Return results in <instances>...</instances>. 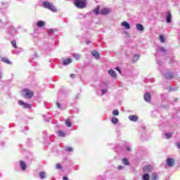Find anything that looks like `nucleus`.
I'll list each match as a JSON object with an SVG mask.
<instances>
[{
	"instance_id": "1",
	"label": "nucleus",
	"mask_w": 180,
	"mask_h": 180,
	"mask_svg": "<svg viewBox=\"0 0 180 180\" xmlns=\"http://www.w3.org/2000/svg\"><path fill=\"white\" fill-rule=\"evenodd\" d=\"M22 96L25 98L26 99H32L34 93L32 91H31L29 89H24L22 91Z\"/></svg>"
},
{
	"instance_id": "2",
	"label": "nucleus",
	"mask_w": 180,
	"mask_h": 180,
	"mask_svg": "<svg viewBox=\"0 0 180 180\" xmlns=\"http://www.w3.org/2000/svg\"><path fill=\"white\" fill-rule=\"evenodd\" d=\"M74 4L76 8L79 9H84L86 6V1L85 0H75Z\"/></svg>"
},
{
	"instance_id": "3",
	"label": "nucleus",
	"mask_w": 180,
	"mask_h": 180,
	"mask_svg": "<svg viewBox=\"0 0 180 180\" xmlns=\"http://www.w3.org/2000/svg\"><path fill=\"white\" fill-rule=\"evenodd\" d=\"M43 6L46 9H49V11H51L52 12H57V8H56V6H54V4H53V3H50L49 1H44Z\"/></svg>"
},
{
	"instance_id": "4",
	"label": "nucleus",
	"mask_w": 180,
	"mask_h": 180,
	"mask_svg": "<svg viewBox=\"0 0 180 180\" xmlns=\"http://www.w3.org/2000/svg\"><path fill=\"white\" fill-rule=\"evenodd\" d=\"M18 104H20V106H23L24 109H30L32 108V105L26 103L22 100L18 101Z\"/></svg>"
},
{
	"instance_id": "5",
	"label": "nucleus",
	"mask_w": 180,
	"mask_h": 180,
	"mask_svg": "<svg viewBox=\"0 0 180 180\" xmlns=\"http://www.w3.org/2000/svg\"><path fill=\"white\" fill-rule=\"evenodd\" d=\"M166 21L167 23H171L172 22V14H171V11H167L166 12Z\"/></svg>"
},
{
	"instance_id": "6",
	"label": "nucleus",
	"mask_w": 180,
	"mask_h": 180,
	"mask_svg": "<svg viewBox=\"0 0 180 180\" xmlns=\"http://www.w3.org/2000/svg\"><path fill=\"white\" fill-rule=\"evenodd\" d=\"M110 13V8H104L100 11V15H109Z\"/></svg>"
},
{
	"instance_id": "7",
	"label": "nucleus",
	"mask_w": 180,
	"mask_h": 180,
	"mask_svg": "<svg viewBox=\"0 0 180 180\" xmlns=\"http://www.w3.org/2000/svg\"><path fill=\"white\" fill-rule=\"evenodd\" d=\"M167 164L169 167H174V165H175V160L172 158H168L167 159Z\"/></svg>"
},
{
	"instance_id": "8",
	"label": "nucleus",
	"mask_w": 180,
	"mask_h": 180,
	"mask_svg": "<svg viewBox=\"0 0 180 180\" xmlns=\"http://www.w3.org/2000/svg\"><path fill=\"white\" fill-rule=\"evenodd\" d=\"M163 75L166 79H172V78H174V75L171 72H166Z\"/></svg>"
},
{
	"instance_id": "9",
	"label": "nucleus",
	"mask_w": 180,
	"mask_h": 180,
	"mask_svg": "<svg viewBox=\"0 0 180 180\" xmlns=\"http://www.w3.org/2000/svg\"><path fill=\"white\" fill-rule=\"evenodd\" d=\"M153 168L151 165H147L143 167L144 172H151L153 171Z\"/></svg>"
},
{
	"instance_id": "10",
	"label": "nucleus",
	"mask_w": 180,
	"mask_h": 180,
	"mask_svg": "<svg viewBox=\"0 0 180 180\" xmlns=\"http://www.w3.org/2000/svg\"><path fill=\"white\" fill-rule=\"evenodd\" d=\"M144 99L146 102H151V94H150V93L145 94Z\"/></svg>"
},
{
	"instance_id": "11",
	"label": "nucleus",
	"mask_w": 180,
	"mask_h": 180,
	"mask_svg": "<svg viewBox=\"0 0 180 180\" xmlns=\"http://www.w3.org/2000/svg\"><path fill=\"white\" fill-rule=\"evenodd\" d=\"M129 120L131 122H137L139 120V117H137V115H129Z\"/></svg>"
},
{
	"instance_id": "12",
	"label": "nucleus",
	"mask_w": 180,
	"mask_h": 180,
	"mask_svg": "<svg viewBox=\"0 0 180 180\" xmlns=\"http://www.w3.org/2000/svg\"><path fill=\"white\" fill-rule=\"evenodd\" d=\"M20 165L22 171H26V169L27 168V166L26 165V163L25 162L20 160Z\"/></svg>"
},
{
	"instance_id": "13",
	"label": "nucleus",
	"mask_w": 180,
	"mask_h": 180,
	"mask_svg": "<svg viewBox=\"0 0 180 180\" xmlns=\"http://www.w3.org/2000/svg\"><path fill=\"white\" fill-rule=\"evenodd\" d=\"M136 27L139 32H143L144 31V26L141 24H136Z\"/></svg>"
},
{
	"instance_id": "14",
	"label": "nucleus",
	"mask_w": 180,
	"mask_h": 180,
	"mask_svg": "<svg viewBox=\"0 0 180 180\" xmlns=\"http://www.w3.org/2000/svg\"><path fill=\"white\" fill-rule=\"evenodd\" d=\"M139 59H140V55L135 54L132 58V61L133 63H137V61H139Z\"/></svg>"
},
{
	"instance_id": "15",
	"label": "nucleus",
	"mask_w": 180,
	"mask_h": 180,
	"mask_svg": "<svg viewBox=\"0 0 180 180\" xmlns=\"http://www.w3.org/2000/svg\"><path fill=\"white\" fill-rule=\"evenodd\" d=\"M108 74L111 75V77H112L113 78H116L117 77V75H116V72L113 70H110L108 71Z\"/></svg>"
},
{
	"instance_id": "16",
	"label": "nucleus",
	"mask_w": 180,
	"mask_h": 180,
	"mask_svg": "<svg viewBox=\"0 0 180 180\" xmlns=\"http://www.w3.org/2000/svg\"><path fill=\"white\" fill-rule=\"evenodd\" d=\"M91 54L93 56V57H94L96 58V60H98L99 58V53H98V51H93L91 52Z\"/></svg>"
},
{
	"instance_id": "17",
	"label": "nucleus",
	"mask_w": 180,
	"mask_h": 180,
	"mask_svg": "<svg viewBox=\"0 0 180 180\" xmlns=\"http://www.w3.org/2000/svg\"><path fill=\"white\" fill-rule=\"evenodd\" d=\"M122 26H124L125 29L127 30L130 29V24H129V22H127V21L122 22Z\"/></svg>"
},
{
	"instance_id": "18",
	"label": "nucleus",
	"mask_w": 180,
	"mask_h": 180,
	"mask_svg": "<svg viewBox=\"0 0 180 180\" xmlns=\"http://www.w3.org/2000/svg\"><path fill=\"white\" fill-rule=\"evenodd\" d=\"M46 25V22L44 21L40 20L37 23V26L38 27H43Z\"/></svg>"
},
{
	"instance_id": "19",
	"label": "nucleus",
	"mask_w": 180,
	"mask_h": 180,
	"mask_svg": "<svg viewBox=\"0 0 180 180\" xmlns=\"http://www.w3.org/2000/svg\"><path fill=\"white\" fill-rule=\"evenodd\" d=\"M100 7L98 6L95 9L93 10V12L96 13V15H101V11H99Z\"/></svg>"
},
{
	"instance_id": "20",
	"label": "nucleus",
	"mask_w": 180,
	"mask_h": 180,
	"mask_svg": "<svg viewBox=\"0 0 180 180\" xmlns=\"http://www.w3.org/2000/svg\"><path fill=\"white\" fill-rule=\"evenodd\" d=\"M71 63H72V60H71V59H65L63 61V65H68V64H71Z\"/></svg>"
},
{
	"instance_id": "21",
	"label": "nucleus",
	"mask_w": 180,
	"mask_h": 180,
	"mask_svg": "<svg viewBox=\"0 0 180 180\" xmlns=\"http://www.w3.org/2000/svg\"><path fill=\"white\" fill-rule=\"evenodd\" d=\"M1 61H3V63H6V64H10V65L12 64V62H11L9 59L6 58H2Z\"/></svg>"
},
{
	"instance_id": "22",
	"label": "nucleus",
	"mask_w": 180,
	"mask_h": 180,
	"mask_svg": "<svg viewBox=\"0 0 180 180\" xmlns=\"http://www.w3.org/2000/svg\"><path fill=\"white\" fill-rule=\"evenodd\" d=\"M111 122L113 124H117V123H119V120H117L116 117H114L111 119Z\"/></svg>"
},
{
	"instance_id": "23",
	"label": "nucleus",
	"mask_w": 180,
	"mask_h": 180,
	"mask_svg": "<svg viewBox=\"0 0 180 180\" xmlns=\"http://www.w3.org/2000/svg\"><path fill=\"white\" fill-rule=\"evenodd\" d=\"M39 176H40L41 179H46V172H41L39 173Z\"/></svg>"
},
{
	"instance_id": "24",
	"label": "nucleus",
	"mask_w": 180,
	"mask_h": 180,
	"mask_svg": "<svg viewBox=\"0 0 180 180\" xmlns=\"http://www.w3.org/2000/svg\"><path fill=\"white\" fill-rule=\"evenodd\" d=\"M143 180H150V174H145L143 176Z\"/></svg>"
},
{
	"instance_id": "25",
	"label": "nucleus",
	"mask_w": 180,
	"mask_h": 180,
	"mask_svg": "<svg viewBox=\"0 0 180 180\" xmlns=\"http://www.w3.org/2000/svg\"><path fill=\"white\" fill-rule=\"evenodd\" d=\"M65 124L68 127H71L72 124L71 123V121H70V120H66Z\"/></svg>"
},
{
	"instance_id": "26",
	"label": "nucleus",
	"mask_w": 180,
	"mask_h": 180,
	"mask_svg": "<svg viewBox=\"0 0 180 180\" xmlns=\"http://www.w3.org/2000/svg\"><path fill=\"white\" fill-rule=\"evenodd\" d=\"M157 179H158V176L157 175V173H153L152 180H157Z\"/></svg>"
},
{
	"instance_id": "27",
	"label": "nucleus",
	"mask_w": 180,
	"mask_h": 180,
	"mask_svg": "<svg viewBox=\"0 0 180 180\" xmlns=\"http://www.w3.org/2000/svg\"><path fill=\"white\" fill-rule=\"evenodd\" d=\"M159 39L161 43H165V38H164V35L162 34L160 35Z\"/></svg>"
},
{
	"instance_id": "28",
	"label": "nucleus",
	"mask_w": 180,
	"mask_h": 180,
	"mask_svg": "<svg viewBox=\"0 0 180 180\" xmlns=\"http://www.w3.org/2000/svg\"><path fill=\"white\" fill-rule=\"evenodd\" d=\"M122 162L124 164V165H129V160H127V158H124L122 159Z\"/></svg>"
},
{
	"instance_id": "29",
	"label": "nucleus",
	"mask_w": 180,
	"mask_h": 180,
	"mask_svg": "<svg viewBox=\"0 0 180 180\" xmlns=\"http://www.w3.org/2000/svg\"><path fill=\"white\" fill-rule=\"evenodd\" d=\"M112 114L115 115V116H119V110H114L112 111Z\"/></svg>"
},
{
	"instance_id": "30",
	"label": "nucleus",
	"mask_w": 180,
	"mask_h": 180,
	"mask_svg": "<svg viewBox=\"0 0 180 180\" xmlns=\"http://www.w3.org/2000/svg\"><path fill=\"white\" fill-rule=\"evenodd\" d=\"M165 136L167 137V139H171V137H172V134L166 133L165 134Z\"/></svg>"
},
{
	"instance_id": "31",
	"label": "nucleus",
	"mask_w": 180,
	"mask_h": 180,
	"mask_svg": "<svg viewBox=\"0 0 180 180\" xmlns=\"http://www.w3.org/2000/svg\"><path fill=\"white\" fill-rule=\"evenodd\" d=\"M11 44L14 49H18V46H16V41H12Z\"/></svg>"
},
{
	"instance_id": "32",
	"label": "nucleus",
	"mask_w": 180,
	"mask_h": 180,
	"mask_svg": "<svg viewBox=\"0 0 180 180\" xmlns=\"http://www.w3.org/2000/svg\"><path fill=\"white\" fill-rule=\"evenodd\" d=\"M58 134L60 136V137H65V134H64V132L59 131H58Z\"/></svg>"
},
{
	"instance_id": "33",
	"label": "nucleus",
	"mask_w": 180,
	"mask_h": 180,
	"mask_svg": "<svg viewBox=\"0 0 180 180\" xmlns=\"http://www.w3.org/2000/svg\"><path fill=\"white\" fill-rule=\"evenodd\" d=\"M65 150L68 151V153H71V151H73L74 149L72 147H68L65 148Z\"/></svg>"
},
{
	"instance_id": "34",
	"label": "nucleus",
	"mask_w": 180,
	"mask_h": 180,
	"mask_svg": "<svg viewBox=\"0 0 180 180\" xmlns=\"http://www.w3.org/2000/svg\"><path fill=\"white\" fill-rule=\"evenodd\" d=\"M160 51H162V53H167V49H165L164 47L159 48Z\"/></svg>"
},
{
	"instance_id": "35",
	"label": "nucleus",
	"mask_w": 180,
	"mask_h": 180,
	"mask_svg": "<svg viewBox=\"0 0 180 180\" xmlns=\"http://www.w3.org/2000/svg\"><path fill=\"white\" fill-rule=\"evenodd\" d=\"M63 167H61V165L60 163L56 164V169H61Z\"/></svg>"
},
{
	"instance_id": "36",
	"label": "nucleus",
	"mask_w": 180,
	"mask_h": 180,
	"mask_svg": "<svg viewBox=\"0 0 180 180\" xmlns=\"http://www.w3.org/2000/svg\"><path fill=\"white\" fill-rule=\"evenodd\" d=\"M101 92H102V95H105V94H106V92H108V90L107 89H102Z\"/></svg>"
},
{
	"instance_id": "37",
	"label": "nucleus",
	"mask_w": 180,
	"mask_h": 180,
	"mask_svg": "<svg viewBox=\"0 0 180 180\" xmlns=\"http://www.w3.org/2000/svg\"><path fill=\"white\" fill-rule=\"evenodd\" d=\"M54 32V30L53 29H49L48 30V33L50 34V33H53Z\"/></svg>"
},
{
	"instance_id": "38",
	"label": "nucleus",
	"mask_w": 180,
	"mask_h": 180,
	"mask_svg": "<svg viewBox=\"0 0 180 180\" xmlns=\"http://www.w3.org/2000/svg\"><path fill=\"white\" fill-rule=\"evenodd\" d=\"M116 71H118V72H120V74H122V71L120 70V68H115Z\"/></svg>"
},
{
	"instance_id": "39",
	"label": "nucleus",
	"mask_w": 180,
	"mask_h": 180,
	"mask_svg": "<svg viewBox=\"0 0 180 180\" xmlns=\"http://www.w3.org/2000/svg\"><path fill=\"white\" fill-rule=\"evenodd\" d=\"M70 78L74 79V78H75V74L72 73V74L70 75Z\"/></svg>"
},
{
	"instance_id": "40",
	"label": "nucleus",
	"mask_w": 180,
	"mask_h": 180,
	"mask_svg": "<svg viewBox=\"0 0 180 180\" xmlns=\"http://www.w3.org/2000/svg\"><path fill=\"white\" fill-rule=\"evenodd\" d=\"M56 105L58 106V109H62L61 104H60L59 103H56Z\"/></svg>"
},
{
	"instance_id": "41",
	"label": "nucleus",
	"mask_w": 180,
	"mask_h": 180,
	"mask_svg": "<svg viewBox=\"0 0 180 180\" xmlns=\"http://www.w3.org/2000/svg\"><path fill=\"white\" fill-rule=\"evenodd\" d=\"M118 169H123V166L122 165L118 166Z\"/></svg>"
},
{
	"instance_id": "42",
	"label": "nucleus",
	"mask_w": 180,
	"mask_h": 180,
	"mask_svg": "<svg viewBox=\"0 0 180 180\" xmlns=\"http://www.w3.org/2000/svg\"><path fill=\"white\" fill-rule=\"evenodd\" d=\"M127 151H131V148L130 147H127Z\"/></svg>"
},
{
	"instance_id": "43",
	"label": "nucleus",
	"mask_w": 180,
	"mask_h": 180,
	"mask_svg": "<svg viewBox=\"0 0 180 180\" xmlns=\"http://www.w3.org/2000/svg\"><path fill=\"white\" fill-rule=\"evenodd\" d=\"M176 147L180 149V143H176Z\"/></svg>"
},
{
	"instance_id": "44",
	"label": "nucleus",
	"mask_w": 180,
	"mask_h": 180,
	"mask_svg": "<svg viewBox=\"0 0 180 180\" xmlns=\"http://www.w3.org/2000/svg\"><path fill=\"white\" fill-rule=\"evenodd\" d=\"M86 44H91V41H86Z\"/></svg>"
},
{
	"instance_id": "45",
	"label": "nucleus",
	"mask_w": 180,
	"mask_h": 180,
	"mask_svg": "<svg viewBox=\"0 0 180 180\" xmlns=\"http://www.w3.org/2000/svg\"><path fill=\"white\" fill-rule=\"evenodd\" d=\"M63 180H69V179H68V177H67V176H63Z\"/></svg>"
},
{
	"instance_id": "46",
	"label": "nucleus",
	"mask_w": 180,
	"mask_h": 180,
	"mask_svg": "<svg viewBox=\"0 0 180 180\" xmlns=\"http://www.w3.org/2000/svg\"><path fill=\"white\" fill-rule=\"evenodd\" d=\"M75 58H77V60H78L79 58V56L75 55Z\"/></svg>"
},
{
	"instance_id": "47",
	"label": "nucleus",
	"mask_w": 180,
	"mask_h": 180,
	"mask_svg": "<svg viewBox=\"0 0 180 180\" xmlns=\"http://www.w3.org/2000/svg\"><path fill=\"white\" fill-rule=\"evenodd\" d=\"M174 102H178V98H174Z\"/></svg>"
},
{
	"instance_id": "48",
	"label": "nucleus",
	"mask_w": 180,
	"mask_h": 180,
	"mask_svg": "<svg viewBox=\"0 0 180 180\" xmlns=\"http://www.w3.org/2000/svg\"><path fill=\"white\" fill-rule=\"evenodd\" d=\"M1 78H2V75H1V73H0V79H1Z\"/></svg>"
}]
</instances>
